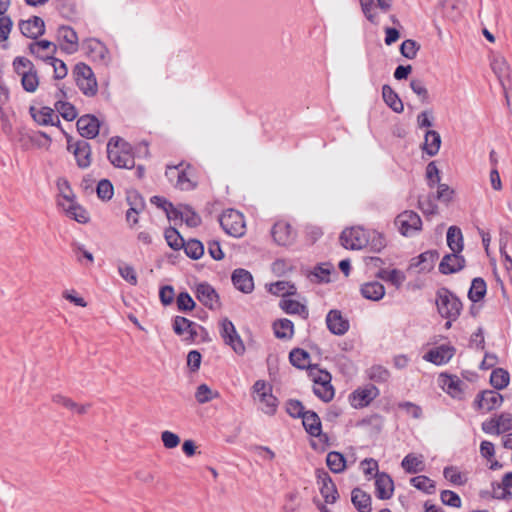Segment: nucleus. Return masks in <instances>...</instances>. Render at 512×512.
<instances>
[{
	"mask_svg": "<svg viewBox=\"0 0 512 512\" xmlns=\"http://www.w3.org/2000/svg\"><path fill=\"white\" fill-rule=\"evenodd\" d=\"M107 158L116 168L132 169L135 167L132 145L119 136L109 139L107 143Z\"/></svg>",
	"mask_w": 512,
	"mask_h": 512,
	"instance_id": "1",
	"label": "nucleus"
},
{
	"mask_svg": "<svg viewBox=\"0 0 512 512\" xmlns=\"http://www.w3.org/2000/svg\"><path fill=\"white\" fill-rule=\"evenodd\" d=\"M435 302L439 315L445 319L457 320L463 309L460 298L447 287L436 291Z\"/></svg>",
	"mask_w": 512,
	"mask_h": 512,
	"instance_id": "2",
	"label": "nucleus"
},
{
	"mask_svg": "<svg viewBox=\"0 0 512 512\" xmlns=\"http://www.w3.org/2000/svg\"><path fill=\"white\" fill-rule=\"evenodd\" d=\"M72 75L77 87L85 96L93 97L97 94L98 84L90 66L79 62L74 66Z\"/></svg>",
	"mask_w": 512,
	"mask_h": 512,
	"instance_id": "3",
	"label": "nucleus"
},
{
	"mask_svg": "<svg viewBox=\"0 0 512 512\" xmlns=\"http://www.w3.org/2000/svg\"><path fill=\"white\" fill-rule=\"evenodd\" d=\"M221 228L229 236L239 238L245 234L246 225L244 216L235 209H227L219 216Z\"/></svg>",
	"mask_w": 512,
	"mask_h": 512,
	"instance_id": "4",
	"label": "nucleus"
},
{
	"mask_svg": "<svg viewBox=\"0 0 512 512\" xmlns=\"http://www.w3.org/2000/svg\"><path fill=\"white\" fill-rule=\"evenodd\" d=\"M394 224L398 227L400 234L405 237H411L422 230V220L412 210H405L398 214Z\"/></svg>",
	"mask_w": 512,
	"mask_h": 512,
	"instance_id": "5",
	"label": "nucleus"
},
{
	"mask_svg": "<svg viewBox=\"0 0 512 512\" xmlns=\"http://www.w3.org/2000/svg\"><path fill=\"white\" fill-rule=\"evenodd\" d=\"M220 336L224 343L231 347L237 355H243L246 351L243 340L237 332L235 325L228 318L220 321Z\"/></svg>",
	"mask_w": 512,
	"mask_h": 512,
	"instance_id": "6",
	"label": "nucleus"
},
{
	"mask_svg": "<svg viewBox=\"0 0 512 512\" xmlns=\"http://www.w3.org/2000/svg\"><path fill=\"white\" fill-rule=\"evenodd\" d=\"M339 240L344 248L351 250H360L367 246L369 242L367 232L360 227L344 229L340 234Z\"/></svg>",
	"mask_w": 512,
	"mask_h": 512,
	"instance_id": "7",
	"label": "nucleus"
},
{
	"mask_svg": "<svg viewBox=\"0 0 512 512\" xmlns=\"http://www.w3.org/2000/svg\"><path fill=\"white\" fill-rule=\"evenodd\" d=\"M315 477L325 503L334 504L339 499V493L332 477L323 468L315 470Z\"/></svg>",
	"mask_w": 512,
	"mask_h": 512,
	"instance_id": "8",
	"label": "nucleus"
},
{
	"mask_svg": "<svg viewBox=\"0 0 512 512\" xmlns=\"http://www.w3.org/2000/svg\"><path fill=\"white\" fill-rule=\"evenodd\" d=\"M197 327H200V325L184 316H174L172 318L173 332L177 336L183 337V341L187 343L196 341L198 337Z\"/></svg>",
	"mask_w": 512,
	"mask_h": 512,
	"instance_id": "9",
	"label": "nucleus"
},
{
	"mask_svg": "<svg viewBox=\"0 0 512 512\" xmlns=\"http://www.w3.org/2000/svg\"><path fill=\"white\" fill-rule=\"evenodd\" d=\"M67 150L72 152L77 166L81 169H85L91 164V146L85 140H78L75 144L72 143V136L66 134Z\"/></svg>",
	"mask_w": 512,
	"mask_h": 512,
	"instance_id": "10",
	"label": "nucleus"
},
{
	"mask_svg": "<svg viewBox=\"0 0 512 512\" xmlns=\"http://www.w3.org/2000/svg\"><path fill=\"white\" fill-rule=\"evenodd\" d=\"M56 39L62 52L71 55L79 49L77 32L68 25H60L57 29Z\"/></svg>",
	"mask_w": 512,
	"mask_h": 512,
	"instance_id": "11",
	"label": "nucleus"
},
{
	"mask_svg": "<svg viewBox=\"0 0 512 512\" xmlns=\"http://www.w3.org/2000/svg\"><path fill=\"white\" fill-rule=\"evenodd\" d=\"M86 55L99 64L108 65L110 57L106 45L96 38H87L82 42Z\"/></svg>",
	"mask_w": 512,
	"mask_h": 512,
	"instance_id": "12",
	"label": "nucleus"
},
{
	"mask_svg": "<svg viewBox=\"0 0 512 512\" xmlns=\"http://www.w3.org/2000/svg\"><path fill=\"white\" fill-rule=\"evenodd\" d=\"M126 202L129 209L126 211V221L131 225L138 223V215L142 213L146 207L144 197L136 189L126 191Z\"/></svg>",
	"mask_w": 512,
	"mask_h": 512,
	"instance_id": "13",
	"label": "nucleus"
},
{
	"mask_svg": "<svg viewBox=\"0 0 512 512\" xmlns=\"http://www.w3.org/2000/svg\"><path fill=\"white\" fill-rule=\"evenodd\" d=\"M379 393V389L372 384L364 388H358L349 395L350 404L355 409L367 407L379 396Z\"/></svg>",
	"mask_w": 512,
	"mask_h": 512,
	"instance_id": "14",
	"label": "nucleus"
},
{
	"mask_svg": "<svg viewBox=\"0 0 512 512\" xmlns=\"http://www.w3.org/2000/svg\"><path fill=\"white\" fill-rule=\"evenodd\" d=\"M197 300L210 310L220 307L219 295L215 288L208 282H201L196 286Z\"/></svg>",
	"mask_w": 512,
	"mask_h": 512,
	"instance_id": "15",
	"label": "nucleus"
},
{
	"mask_svg": "<svg viewBox=\"0 0 512 512\" xmlns=\"http://www.w3.org/2000/svg\"><path fill=\"white\" fill-rule=\"evenodd\" d=\"M197 171L194 166L184 162V166L180 167L177 176V184L174 187L180 191H192L198 186Z\"/></svg>",
	"mask_w": 512,
	"mask_h": 512,
	"instance_id": "16",
	"label": "nucleus"
},
{
	"mask_svg": "<svg viewBox=\"0 0 512 512\" xmlns=\"http://www.w3.org/2000/svg\"><path fill=\"white\" fill-rule=\"evenodd\" d=\"M504 398L494 390H484L479 392L474 399V407L476 410L485 408L488 412L501 406Z\"/></svg>",
	"mask_w": 512,
	"mask_h": 512,
	"instance_id": "17",
	"label": "nucleus"
},
{
	"mask_svg": "<svg viewBox=\"0 0 512 512\" xmlns=\"http://www.w3.org/2000/svg\"><path fill=\"white\" fill-rule=\"evenodd\" d=\"M466 267V259L460 253L451 252L442 258L439 263V272L443 275L457 273Z\"/></svg>",
	"mask_w": 512,
	"mask_h": 512,
	"instance_id": "18",
	"label": "nucleus"
},
{
	"mask_svg": "<svg viewBox=\"0 0 512 512\" xmlns=\"http://www.w3.org/2000/svg\"><path fill=\"white\" fill-rule=\"evenodd\" d=\"M18 26L23 36L33 40H36L45 33V22L39 16H32L27 20H20Z\"/></svg>",
	"mask_w": 512,
	"mask_h": 512,
	"instance_id": "19",
	"label": "nucleus"
},
{
	"mask_svg": "<svg viewBox=\"0 0 512 512\" xmlns=\"http://www.w3.org/2000/svg\"><path fill=\"white\" fill-rule=\"evenodd\" d=\"M76 126L83 138L93 139L99 134L100 121L95 115L85 114L78 118Z\"/></svg>",
	"mask_w": 512,
	"mask_h": 512,
	"instance_id": "20",
	"label": "nucleus"
},
{
	"mask_svg": "<svg viewBox=\"0 0 512 512\" xmlns=\"http://www.w3.org/2000/svg\"><path fill=\"white\" fill-rule=\"evenodd\" d=\"M375 494L380 500H388L394 493V481L386 472L374 473Z\"/></svg>",
	"mask_w": 512,
	"mask_h": 512,
	"instance_id": "21",
	"label": "nucleus"
},
{
	"mask_svg": "<svg viewBox=\"0 0 512 512\" xmlns=\"http://www.w3.org/2000/svg\"><path fill=\"white\" fill-rule=\"evenodd\" d=\"M323 376L314 377L313 381L318 387H313V393L323 402H330L334 397V388L331 384V375L321 371Z\"/></svg>",
	"mask_w": 512,
	"mask_h": 512,
	"instance_id": "22",
	"label": "nucleus"
},
{
	"mask_svg": "<svg viewBox=\"0 0 512 512\" xmlns=\"http://www.w3.org/2000/svg\"><path fill=\"white\" fill-rule=\"evenodd\" d=\"M440 380L443 390L452 398L461 400L464 397L463 381L456 375L441 373Z\"/></svg>",
	"mask_w": 512,
	"mask_h": 512,
	"instance_id": "23",
	"label": "nucleus"
},
{
	"mask_svg": "<svg viewBox=\"0 0 512 512\" xmlns=\"http://www.w3.org/2000/svg\"><path fill=\"white\" fill-rule=\"evenodd\" d=\"M327 329L334 335H344L349 330V321L342 316L340 310L332 309L326 315Z\"/></svg>",
	"mask_w": 512,
	"mask_h": 512,
	"instance_id": "24",
	"label": "nucleus"
},
{
	"mask_svg": "<svg viewBox=\"0 0 512 512\" xmlns=\"http://www.w3.org/2000/svg\"><path fill=\"white\" fill-rule=\"evenodd\" d=\"M454 354L455 348L453 346L440 345L425 353L423 359L437 366H441L448 363Z\"/></svg>",
	"mask_w": 512,
	"mask_h": 512,
	"instance_id": "25",
	"label": "nucleus"
},
{
	"mask_svg": "<svg viewBox=\"0 0 512 512\" xmlns=\"http://www.w3.org/2000/svg\"><path fill=\"white\" fill-rule=\"evenodd\" d=\"M274 241L281 246L289 245L295 238L292 226L286 221L276 222L271 229Z\"/></svg>",
	"mask_w": 512,
	"mask_h": 512,
	"instance_id": "26",
	"label": "nucleus"
},
{
	"mask_svg": "<svg viewBox=\"0 0 512 512\" xmlns=\"http://www.w3.org/2000/svg\"><path fill=\"white\" fill-rule=\"evenodd\" d=\"M234 287L245 293H251L254 289V281L252 274L243 268L235 269L231 276Z\"/></svg>",
	"mask_w": 512,
	"mask_h": 512,
	"instance_id": "27",
	"label": "nucleus"
},
{
	"mask_svg": "<svg viewBox=\"0 0 512 512\" xmlns=\"http://www.w3.org/2000/svg\"><path fill=\"white\" fill-rule=\"evenodd\" d=\"M289 361L297 369L309 370L310 374L318 369V364H310V354L302 348H294L289 353Z\"/></svg>",
	"mask_w": 512,
	"mask_h": 512,
	"instance_id": "28",
	"label": "nucleus"
},
{
	"mask_svg": "<svg viewBox=\"0 0 512 512\" xmlns=\"http://www.w3.org/2000/svg\"><path fill=\"white\" fill-rule=\"evenodd\" d=\"M63 197L70 202L69 206L65 209L67 216L78 223H88L90 220L89 214L85 208L75 202L74 194L70 192V195L64 194Z\"/></svg>",
	"mask_w": 512,
	"mask_h": 512,
	"instance_id": "29",
	"label": "nucleus"
},
{
	"mask_svg": "<svg viewBox=\"0 0 512 512\" xmlns=\"http://www.w3.org/2000/svg\"><path fill=\"white\" fill-rule=\"evenodd\" d=\"M279 306L286 314L299 315L305 320L309 317L307 306L297 300L284 297L280 300Z\"/></svg>",
	"mask_w": 512,
	"mask_h": 512,
	"instance_id": "30",
	"label": "nucleus"
},
{
	"mask_svg": "<svg viewBox=\"0 0 512 512\" xmlns=\"http://www.w3.org/2000/svg\"><path fill=\"white\" fill-rule=\"evenodd\" d=\"M360 293L367 300L379 301L385 295V287L378 281H370L361 285Z\"/></svg>",
	"mask_w": 512,
	"mask_h": 512,
	"instance_id": "31",
	"label": "nucleus"
},
{
	"mask_svg": "<svg viewBox=\"0 0 512 512\" xmlns=\"http://www.w3.org/2000/svg\"><path fill=\"white\" fill-rule=\"evenodd\" d=\"M351 501L358 512H371V496L367 492L356 487L351 492Z\"/></svg>",
	"mask_w": 512,
	"mask_h": 512,
	"instance_id": "32",
	"label": "nucleus"
},
{
	"mask_svg": "<svg viewBox=\"0 0 512 512\" xmlns=\"http://www.w3.org/2000/svg\"><path fill=\"white\" fill-rule=\"evenodd\" d=\"M302 419V425L305 431L311 436H316L321 433L322 423L319 415L313 410H307Z\"/></svg>",
	"mask_w": 512,
	"mask_h": 512,
	"instance_id": "33",
	"label": "nucleus"
},
{
	"mask_svg": "<svg viewBox=\"0 0 512 512\" xmlns=\"http://www.w3.org/2000/svg\"><path fill=\"white\" fill-rule=\"evenodd\" d=\"M382 98L386 105L395 113H402L404 105L398 94L388 84L382 86Z\"/></svg>",
	"mask_w": 512,
	"mask_h": 512,
	"instance_id": "34",
	"label": "nucleus"
},
{
	"mask_svg": "<svg viewBox=\"0 0 512 512\" xmlns=\"http://www.w3.org/2000/svg\"><path fill=\"white\" fill-rule=\"evenodd\" d=\"M441 146V136L435 130H427L424 135L423 151L429 156H435Z\"/></svg>",
	"mask_w": 512,
	"mask_h": 512,
	"instance_id": "35",
	"label": "nucleus"
},
{
	"mask_svg": "<svg viewBox=\"0 0 512 512\" xmlns=\"http://www.w3.org/2000/svg\"><path fill=\"white\" fill-rule=\"evenodd\" d=\"M447 245L450 250L455 253H460L464 249L463 234L459 227L450 226L447 230Z\"/></svg>",
	"mask_w": 512,
	"mask_h": 512,
	"instance_id": "36",
	"label": "nucleus"
},
{
	"mask_svg": "<svg viewBox=\"0 0 512 512\" xmlns=\"http://www.w3.org/2000/svg\"><path fill=\"white\" fill-rule=\"evenodd\" d=\"M259 401L262 404L261 411L269 416H273L277 412L279 400L272 394V387H268V392H262L260 394Z\"/></svg>",
	"mask_w": 512,
	"mask_h": 512,
	"instance_id": "37",
	"label": "nucleus"
},
{
	"mask_svg": "<svg viewBox=\"0 0 512 512\" xmlns=\"http://www.w3.org/2000/svg\"><path fill=\"white\" fill-rule=\"evenodd\" d=\"M326 464L332 473L339 474L347 467L346 457L338 451H330L326 456Z\"/></svg>",
	"mask_w": 512,
	"mask_h": 512,
	"instance_id": "38",
	"label": "nucleus"
},
{
	"mask_svg": "<svg viewBox=\"0 0 512 512\" xmlns=\"http://www.w3.org/2000/svg\"><path fill=\"white\" fill-rule=\"evenodd\" d=\"M438 258L439 253L437 250H428L413 258L410 266L418 267L423 264L422 270L430 271Z\"/></svg>",
	"mask_w": 512,
	"mask_h": 512,
	"instance_id": "39",
	"label": "nucleus"
},
{
	"mask_svg": "<svg viewBox=\"0 0 512 512\" xmlns=\"http://www.w3.org/2000/svg\"><path fill=\"white\" fill-rule=\"evenodd\" d=\"M273 331L278 339H291L294 334V324L287 318L279 319L273 323Z\"/></svg>",
	"mask_w": 512,
	"mask_h": 512,
	"instance_id": "40",
	"label": "nucleus"
},
{
	"mask_svg": "<svg viewBox=\"0 0 512 512\" xmlns=\"http://www.w3.org/2000/svg\"><path fill=\"white\" fill-rule=\"evenodd\" d=\"M487 292V285L482 277L472 279L471 286L468 291V298L471 302L477 303L481 301Z\"/></svg>",
	"mask_w": 512,
	"mask_h": 512,
	"instance_id": "41",
	"label": "nucleus"
},
{
	"mask_svg": "<svg viewBox=\"0 0 512 512\" xmlns=\"http://www.w3.org/2000/svg\"><path fill=\"white\" fill-rule=\"evenodd\" d=\"M29 112L33 120L41 126H47L49 123H52V119L55 116L54 109L48 106H44L39 110L31 106Z\"/></svg>",
	"mask_w": 512,
	"mask_h": 512,
	"instance_id": "42",
	"label": "nucleus"
},
{
	"mask_svg": "<svg viewBox=\"0 0 512 512\" xmlns=\"http://www.w3.org/2000/svg\"><path fill=\"white\" fill-rule=\"evenodd\" d=\"M52 401L55 404H59L79 415H83L87 412V409L90 405H80L74 402L71 398H68L66 396H63L61 394H54L52 396Z\"/></svg>",
	"mask_w": 512,
	"mask_h": 512,
	"instance_id": "43",
	"label": "nucleus"
},
{
	"mask_svg": "<svg viewBox=\"0 0 512 512\" xmlns=\"http://www.w3.org/2000/svg\"><path fill=\"white\" fill-rule=\"evenodd\" d=\"M510 381V375L507 370L503 368H495L490 375V384L496 390L506 388Z\"/></svg>",
	"mask_w": 512,
	"mask_h": 512,
	"instance_id": "44",
	"label": "nucleus"
},
{
	"mask_svg": "<svg viewBox=\"0 0 512 512\" xmlns=\"http://www.w3.org/2000/svg\"><path fill=\"white\" fill-rule=\"evenodd\" d=\"M28 48L31 54L42 60V57H46L47 55H42L40 51L51 50V55L54 56L57 52L58 46L55 43L44 39L30 43Z\"/></svg>",
	"mask_w": 512,
	"mask_h": 512,
	"instance_id": "45",
	"label": "nucleus"
},
{
	"mask_svg": "<svg viewBox=\"0 0 512 512\" xmlns=\"http://www.w3.org/2000/svg\"><path fill=\"white\" fill-rule=\"evenodd\" d=\"M410 483L414 488L426 494H434L436 491L435 481L425 475H418L411 478Z\"/></svg>",
	"mask_w": 512,
	"mask_h": 512,
	"instance_id": "46",
	"label": "nucleus"
},
{
	"mask_svg": "<svg viewBox=\"0 0 512 512\" xmlns=\"http://www.w3.org/2000/svg\"><path fill=\"white\" fill-rule=\"evenodd\" d=\"M269 292L271 294L288 297L291 295H295L297 292L296 286L293 283H290L288 281H277L270 284Z\"/></svg>",
	"mask_w": 512,
	"mask_h": 512,
	"instance_id": "47",
	"label": "nucleus"
},
{
	"mask_svg": "<svg viewBox=\"0 0 512 512\" xmlns=\"http://www.w3.org/2000/svg\"><path fill=\"white\" fill-rule=\"evenodd\" d=\"M42 60L53 67L55 79L61 80L67 76L68 68L65 62L61 59H58L53 55H47L46 57H42Z\"/></svg>",
	"mask_w": 512,
	"mask_h": 512,
	"instance_id": "48",
	"label": "nucleus"
},
{
	"mask_svg": "<svg viewBox=\"0 0 512 512\" xmlns=\"http://www.w3.org/2000/svg\"><path fill=\"white\" fill-rule=\"evenodd\" d=\"M182 248L185 254L193 260L200 259L204 254V245L197 239H190L187 242L184 241Z\"/></svg>",
	"mask_w": 512,
	"mask_h": 512,
	"instance_id": "49",
	"label": "nucleus"
},
{
	"mask_svg": "<svg viewBox=\"0 0 512 512\" xmlns=\"http://www.w3.org/2000/svg\"><path fill=\"white\" fill-rule=\"evenodd\" d=\"M54 107L66 121H73L78 116L76 107L70 102L60 99L56 101Z\"/></svg>",
	"mask_w": 512,
	"mask_h": 512,
	"instance_id": "50",
	"label": "nucleus"
},
{
	"mask_svg": "<svg viewBox=\"0 0 512 512\" xmlns=\"http://www.w3.org/2000/svg\"><path fill=\"white\" fill-rule=\"evenodd\" d=\"M21 85L26 92H35L38 85L39 79L35 68L27 70L25 73H21Z\"/></svg>",
	"mask_w": 512,
	"mask_h": 512,
	"instance_id": "51",
	"label": "nucleus"
},
{
	"mask_svg": "<svg viewBox=\"0 0 512 512\" xmlns=\"http://www.w3.org/2000/svg\"><path fill=\"white\" fill-rule=\"evenodd\" d=\"M220 396L218 391L212 390L207 384H200L195 392V399L199 404H205Z\"/></svg>",
	"mask_w": 512,
	"mask_h": 512,
	"instance_id": "52",
	"label": "nucleus"
},
{
	"mask_svg": "<svg viewBox=\"0 0 512 512\" xmlns=\"http://www.w3.org/2000/svg\"><path fill=\"white\" fill-rule=\"evenodd\" d=\"M165 240L170 248L173 250H180L184 246V238L181 236L179 231L174 227H169L164 233Z\"/></svg>",
	"mask_w": 512,
	"mask_h": 512,
	"instance_id": "53",
	"label": "nucleus"
},
{
	"mask_svg": "<svg viewBox=\"0 0 512 512\" xmlns=\"http://www.w3.org/2000/svg\"><path fill=\"white\" fill-rule=\"evenodd\" d=\"M422 465V460L414 456L412 453L406 455L401 462V467L409 474H415L422 471Z\"/></svg>",
	"mask_w": 512,
	"mask_h": 512,
	"instance_id": "54",
	"label": "nucleus"
},
{
	"mask_svg": "<svg viewBox=\"0 0 512 512\" xmlns=\"http://www.w3.org/2000/svg\"><path fill=\"white\" fill-rule=\"evenodd\" d=\"M176 305L178 311L186 313L196 307V302L187 291H182L176 297Z\"/></svg>",
	"mask_w": 512,
	"mask_h": 512,
	"instance_id": "55",
	"label": "nucleus"
},
{
	"mask_svg": "<svg viewBox=\"0 0 512 512\" xmlns=\"http://www.w3.org/2000/svg\"><path fill=\"white\" fill-rule=\"evenodd\" d=\"M180 207L183 209L182 212L184 213L183 221L188 227L195 228L201 224V217L190 205L180 204Z\"/></svg>",
	"mask_w": 512,
	"mask_h": 512,
	"instance_id": "56",
	"label": "nucleus"
},
{
	"mask_svg": "<svg viewBox=\"0 0 512 512\" xmlns=\"http://www.w3.org/2000/svg\"><path fill=\"white\" fill-rule=\"evenodd\" d=\"M286 412L290 417L298 419L304 417L307 410H305V407L300 400L288 399L286 402Z\"/></svg>",
	"mask_w": 512,
	"mask_h": 512,
	"instance_id": "57",
	"label": "nucleus"
},
{
	"mask_svg": "<svg viewBox=\"0 0 512 512\" xmlns=\"http://www.w3.org/2000/svg\"><path fill=\"white\" fill-rule=\"evenodd\" d=\"M436 198L434 194L428 195L426 198H419L418 207L425 215H434L438 211V206L436 204Z\"/></svg>",
	"mask_w": 512,
	"mask_h": 512,
	"instance_id": "58",
	"label": "nucleus"
},
{
	"mask_svg": "<svg viewBox=\"0 0 512 512\" xmlns=\"http://www.w3.org/2000/svg\"><path fill=\"white\" fill-rule=\"evenodd\" d=\"M96 193L98 198L101 199L102 201H109L114 194V188L110 180H100L96 187Z\"/></svg>",
	"mask_w": 512,
	"mask_h": 512,
	"instance_id": "59",
	"label": "nucleus"
},
{
	"mask_svg": "<svg viewBox=\"0 0 512 512\" xmlns=\"http://www.w3.org/2000/svg\"><path fill=\"white\" fill-rule=\"evenodd\" d=\"M419 49L420 45L413 39H406L400 45V53L407 59H414Z\"/></svg>",
	"mask_w": 512,
	"mask_h": 512,
	"instance_id": "60",
	"label": "nucleus"
},
{
	"mask_svg": "<svg viewBox=\"0 0 512 512\" xmlns=\"http://www.w3.org/2000/svg\"><path fill=\"white\" fill-rule=\"evenodd\" d=\"M426 179L428 186L432 189L441 180L440 171L434 161H431L426 166Z\"/></svg>",
	"mask_w": 512,
	"mask_h": 512,
	"instance_id": "61",
	"label": "nucleus"
},
{
	"mask_svg": "<svg viewBox=\"0 0 512 512\" xmlns=\"http://www.w3.org/2000/svg\"><path fill=\"white\" fill-rule=\"evenodd\" d=\"M444 477L454 485H464L466 479L463 478L462 474L458 471L455 466H447L443 470Z\"/></svg>",
	"mask_w": 512,
	"mask_h": 512,
	"instance_id": "62",
	"label": "nucleus"
},
{
	"mask_svg": "<svg viewBox=\"0 0 512 512\" xmlns=\"http://www.w3.org/2000/svg\"><path fill=\"white\" fill-rule=\"evenodd\" d=\"M440 499L444 505L454 508H460L462 504L460 496L456 492L451 490L441 491Z\"/></svg>",
	"mask_w": 512,
	"mask_h": 512,
	"instance_id": "63",
	"label": "nucleus"
},
{
	"mask_svg": "<svg viewBox=\"0 0 512 512\" xmlns=\"http://www.w3.org/2000/svg\"><path fill=\"white\" fill-rule=\"evenodd\" d=\"M332 271V267L329 263L326 264H317L313 271L312 275L318 279L320 283H328L330 282V274Z\"/></svg>",
	"mask_w": 512,
	"mask_h": 512,
	"instance_id": "64",
	"label": "nucleus"
}]
</instances>
